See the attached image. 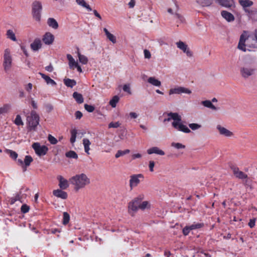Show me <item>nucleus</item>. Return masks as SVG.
Wrapping results in <instances>:
<instances>
[{"instance_id":"e2e57ef3","label":"nucleus","mask_w":257,"mask_h":257,"mask_svg":"<svg viewBox=\"0 0 257 257\" xmlns=\"http://www.w3.org/2000/svg\"><path fill=\"white\" fill-rule=\"evenodd\" d=\"M83 116L82 113L80 111H76L75 113L76 119H80Z\"/></svg>"},{"instance_id":"79ce46f5","label":"nucleus","mask_w":257,"mask_h":257,"mask_svg":"<svg viewBox=\"0 0 257 257\" xmlns=\"http://www.w3.org/2000/svg\"><path fill=\"white\" fill-rule=\"evenodd\" d=\"M11 108L9 104H5L3 106L0 107V114L7 113Z\"/></svg>"},{"instance_id":"4468645a","label":"nucleus","mask_w":257,"mask_h":257,"mask_svg":"<svg viewBox=\"0 0 257 257\" xmlns=\"http://www.w3.org/2000/svg\"><path fill=\"white\" fill-rule=\"evenodd\" d=\"M238 4L242 7L244 12L250 9L253 5V2L251 0H238Z\"/></svg>"},{"instance_id":"4c0bfd02","label":"nucleus","mask_w":257,"mask_h":257,"mask_svg":"<svg viewBox=\"0 0 257 257\" xmlns=\"http://www.w3.org/2000/svg\"><path fill=\"white\" fill-rule=\"evenodd\" d=\"M77 3L81 6L82 7L86 8L88 11H91L92 9L90 8L89 5H88L84 0H76Z\"/></svg>"},{"instance_id":"37998d69","label":"nucleus","mask_w":257,"mask_h":257,"mask_svg":"<svg viewBox=\"0 0 257 257\" xmlns=\"http://www.w3.org/2000/svg\"><path fill=\"white\" fill-rule=\"evenodd\" d=\"M139 207H140V209L144 210L145 209L150 208L151 204L149 201H143L141 203V204H140Z\"/></svg>"},{"instance_id":"e433bc0d","label":"nucleus","mask_w":257,"mask_h":257,"mask_svg":"<svg viewBox=\"0 0 257 257\" xmlns=\"http://www.w3.org/2000/svg\"><path fill=\"white\" fill-rule=\"evenodd\" d=\"M197 3L203 7H208L212 3V0H196Z\"/></svg>"},{"instance_id":"b1692460","label":"nucleus","mask_w":257,"mask_h":257,"mask_svg":"<svg viewBox=\"0 0 257 257\" xmlns=\"http://www.w3.org/2000/svg\"><path fill=\"white\" fill-rule=\"evenodd\" d=\"M33 161V159L31 156L27 155L25 156L24 161L23 172H25L27 170V168L30 165Z\"/></svg>"},{"instance_id":"4d7b16f0","label":"nucleus","mask_w":257,"mask_h":257,"mask_svg":"<svg viewBox=\"0 0 257 257\" xmlns=\"http://www.w3.org/2000/svg\"><path fill=\"white\" fill-rule=\"evenodd\" d=\"M30 207L26 204H23L21 208V211L23 213H26L29 212Z\"/></svg>"},{"instance_id":"6e6d98bb","label":"nucleus","mask_w":257,"mask_h":257,"mask_svg":"<svg viewBox=\"0 0 257 257\" xmlns=\"http://www.w3.org/2000/svg\"><path fill=\"white\" fill-rule=\"evenodd\" d=\"M84 108L89 112H92L94 110V107L93 105H89L87 104H84Z\"/></svg>"},{"instance_id":"ea45409f","label":"nucleus","mask_w":257,"mask_h":257,"mask_svg":"<svg viewBox=\"0 0 257 257\" xmlns=\"http://www.w3.org/2000/svg\"><path fill=\"white\" fill-rule=\"evenodd\" d=\"M65 156L67 158H73L77 159L78 158V155L73 151H69L66 153Z\"/></svg>"},{"instance_id":"0e129e2a","label":"nucleus","mask_w":257,"mask_h":257,"mask_svg":"<svg viewBox=\"0 0 257 257\" xmlns=\"http://www.w3.org/2000/svg\"><path fill=\"white\" fill-rule=\"evenodd\" d=\"M155 166V162L153 161H150L149 162V170L151 172L154 171V167Z\"/></svg>"},{"instance_id":"5fc2aeb1","label":"nucleus","mask_w":257,"mask_h":257,"mask_svg":"<svg viewBox=\"0 0 257 257\" xmlns=\"http://www.w3.org/2000/svg\"><path fill=\"white\" fill-rule=\"evenodd\" d=\"M48 141L52 145H55L57 143V140L51 135H49L48 137Z\"/></svg>"},{"instance_id":"0eeeda50","label":"nucleus","mask_w":257,"mask_h":257,"mask_svg":"<svg viewBox=\"0 0 257 257\" xmlns=\"http://www.w3.org/2000/svg\"><path fill=\"white\" fill-rule=\"evenodd\" d=\"M172 125L178 131L182 132L185 133H189L191 132L190 130L186 125L183 124L181 122V121H173Z\"/></svg>"},{"instance_id":"ddd939ff","label":"nucleus","mask_w":257,"mask_h":257,"mask_svg":"<svg viewBox=\"0 0 257 257\" xmlns=\"http://www.w3.org/2000/svg\"><path fill=\"white\" fill-rule=\"evenodd\" d=\"M176 45L177 47L185 53L187 56L189 57L192 56V52L189 50L188 46L185 43L180 41L176 43Z\"/></svg>"},{"instance_id":"a878e982","label":"nucleus","mask_w":257,"mask_h":257,"mask_svg":"<svg viewBox=\"0 0 257 257\" xmlns=\"http://www.w3.org/2000/svg\"><path fill=\"white\" fill-rule=\"evenodd\" d=\"M172 115V117H168L164 119V121H170L171 119H173V121H181V116L176 112H173V114H171Z\"/></svg>"},{"instance_id":"2f4dec72","label":"nucleus","mask_w":257,"mask_h":257,"mask_svg":"<svg viewBox=\"0 0 257 257\" xmlns=\"http://www.w3.org/2000/svg\"><path fill=\"white\" fill-rule=\"evenodd\" d=\"M47 24L49 27L54 29H57L58 28V24L54 18H49L47 20Z\"/></svg>"},{"instance_id":"9b49d317","label":"nucleus","mask_w":257,"mask_h":257,"mask_svg":"<svg viewBox=\"0 0 257 257\" xmlns=\"http://www.w3.org/2000/svg\"><path fill=\"white\" fill-rule=\"evenodd\" d=\"M181 93L190 94L191 93V91L187 88L179 86L170 89L169 92V95Z\"/></svg>"},{"instance_id":"9d476101","label":"nucleus","mask_w":257,"mask_h":257,"mask_svg":"<svg viewBox=\"0 0 257 257\" xmlns=\"http://www.w3.org/2000/svg\"><path fill=\"white\" fill-rule=\"evenodd\" d=\"M240 71L241 76L246 78L254 74L255 69L250 67H243L240 68Z\"/></svg>"},{"instance_id":"2eb2a0df","label":"nucleus","mask_w":257,"mask_h":257,"mask_svg":"<svg viewBox=\"0 0 257 257\" xmlns=\"http://www.w3.org/2000/svg\"><path fill=\"white\" fill-rule=\"evenodd\" d=\"M216 128L218 131L219 134L220 135L226 137H230L233 135L232 132H230L229 130L226 129V128L221 126L220 125H217L216 126Z\"/></svg>"},{"instance_id":"4be33fe9","label":"nucleus","mask_w":257,"mask_h":257,"mask_svg":"<svg viewBox=\"0 0 257 257\" xmlns=\"http://www.w3.org/2000/svg\"><path fill=\"white\" fill-rule=\"evenodd\" d=\"M147 153L149 155L156 154L161 156L165 155V152L157 147H152L147 150Z\"/></svg>"},{"instance_id":"39448f33","label":"nucleus","mask_w":257,"mask_h":257,"mask_svg":"<svg viewBox=\"0 0 257 257\" xmlns=\"http://www.w3.org/2000/svg\"><path fill=\"white\" fill-rule=\"evenodd\" d=\"M12 57L9 49L5 50L4 54L3 67L6 72L10 70L12 67Z\"/></svg>"},{"instance_id":"423d86ee","label":"nucleus","mask_w":257,"mask_h":257,"mask_svg":"<svg viewBox=\"0 0 257 257\" xmlns=\"http://www.w3.org/2000/svg\"><path fill=\"white\" fill-rule=\"evenodd\" d=\"M32 148L36 154L39 156L45 155L48 151V148L46 146H41L39 143H34L32 145Z\"/></svg>"},{"instance_id":"69168bd1","label":"nucleus","mask_w":257,"mask_h":257,"mask_svg":"<svg viewBox=\"0 0 257 257\" xmlns=\"http://www.w3.org/2000/svg\"><path fill=\"white\" fill-rule=\"evenodd\" d=\"M144 53L145 57L146 58L150 59L151 58V54L149 50L145 49L144 51Z\"/></svg>"},{"instance_id":"f03ea898","label":"nucleus","mask_w":257,"mask_h":257,"mask_svg":"<svg viewBox=\"0 0 257 257\" xmlns=\"http://www.w3.org/2000/svg\"><path fill=\"white\" fill-rule=\"evenodd\" d=\"M70 182L74 186L76 191L84 188L90 183V179L84 173L77 174L70 179Z\"/></svg>"},{"instance_id":"c756f323","label":"nucleus","mask_w":257,"mask_h":257,"mask_svg":"<svg viewBox=\"0 0 257 257\" xmlns=\"http://www.w3.org/2000/svg\"><path fill=\"white\" fill-rule=\"evenodd\" d=\"M73 97L78 104L82 103L84 101L82 95L77 92H74L73 93Z\"/></svg>"},{"instance_id":"6ab92c4d","label":"nucleus","mask_w":257,"mask_h":257,"mask_svg":"<svg viewBox=\"0 0 257 257\" xmlns=\"http://www.w3.org/2000/svg\"><path fill=\"white\" fill-rule=\"evenodd\" d=\"M54 40V36L50 33H46L43 36L42 40L46 45H50L53 43Z\"/></svg>"},{"instance_id":"20e7f679","label":"nucleus","mask_w":257,"mask_h":257,"mask_svg":"<svg viewBox=\"0 0 257 257\" xmlns=\"http://www.w3.org/2000/svg\"><path fill=\"white\" fill-rule=\"evenodd\" d=\"M29 127L30 130H35L39 123L40 117L35 110L31 112L30 115L27 117Z\"/></svg>"},{"instance_id":"6e6552de","label":"nucleus","mask_w":257,"mask_h":257,"mask_svg":"<svg viewBox=\"0 0 257 257\" xmlns=\"http://www.w3.org/2000/svg\"><path fill=\"white\" fill-rule=\"evenodd\" d=\"M244 13L248 21L251 22H257V8H251Z\"/></svg>"},{"instance_id":"cd10ccee","label":"nucleus","mask_w":257,"mask_h":257,"mask_svg":"<svg viewBox=\"0 0 257 257\" xmlns=\"http://www.w3.org/2000/svg\"><path fill=\"white\" fill-rule=\"evenodd\" d=\"M67 58L69 61V66L70 68L74 69V67L77 65L78 63L75 61L74 59L70 54L67 55Z\"/></svg>"},{"instance_id":"c03bdc74","label":"nucleus","mask_w":257,"mask_h":257,"mask_svg":"<svg viewBox=\"0 0 257 257\" xmlns=\"http://www.w3.org/2000/svg\"><path fill=\"white\" fill-rule=\"evenodd\" d=\"M69 220H70L69 214L67 212H64L63 213V221H62L63 224L64 225L67 224L69 223Z\"/></svg>"},{"instance_id":"774afa93","label":"nucleus","mask_w":257,"mask_h":257,"mask_svg":"<svg viewBox=\"0 0 257 257\" xmlns=\"http://www.w3.org/2000/svg\"><path fill=\"white\" fill-rule=\"evenodd\" d=\"M32 87H33V85L31 83H29L25 87V89L26 90L28 91V92H30L32 89Z\"/></svg>"},{"instance_id":"09e8293b","label":"nucleus","mask_w":257,"mask_h":257,"mask_svg":"<svg viewBox=\"0 0 257 257\" xmlns=\"http://www.w3.org/2000/svg\"><path fill=\"white\" fill-rule=\"evenodd\" d=\"M174 17L177 19L176 22L177 23H182L185 21L184 17L178 13H175Z\"/></svg>"},{"instance_id":"a18cd8bd","label":"nucleus","mask_w":257,"mask_h":257,"mask_svg":"<svg viewBox=\"0 0 257 257\" xmlns=\"http://www.w3.org/2000/svg\"><path fill=\"white\" fill-rule=\"evenodd\" d=\"M144 199V195L140 194L137 197L135 198L133 200H136L137 206L140 208V205L141 204L142 200Z\"/></svg>"},{"instance_id":"393cba45","label":"nucleus","mask_w":257,"mask_h":257,"mask_svg":"<svg viewBox=\"0 0 257 257\" xmlns=\"http://www.w3.org/2000/svg\"><path fill=\"white\" fill-rule=\"evenodd\" d=\"M82 143L84 146V151L87 154L89 155V151L90 150V145H91V143L90 141L86 138H84L82 140Z\"/></svg>"},{"instance_id":"473e14b6","label":"nucleus","mask_w":257,"mask_h":257,"mask_svg":"<svg viewBox=\"0 0 257 257\" xmlns=\"http://www.w3.org/2000/svg\"><path fill=\"white\" fill-rule=\"evenodd\" d=\"M148 82L155 86H160L161 85V81L154 77H149L148 79Z\"/></svg>"},{"instance_id":"49530a36","label":"nucleus","mask_w":257,"mask_h":257,"mask_svg":"<svg viewBox=\"0 0 257 257\" xmlns=\"http://www.w3.org/2000/svg\"><path fill=\"white\" fill-rule=\"evenodd\" d=\"M130 151L128 149H126L124 151L119 150L117 151V152L115 154V157L116 158H118L120 157V156H122L125 154H128L130 153Z\"/></svg>"},{"instance_id":"de8ad7c7","label":"nucleus","mask_w":257,"mask_h":257,"mask_svg":"<svg viewBox=\"0 0 257 257\" xmlns=\"http://www.w3.org/2000/svg\"><path fill=\"white\" fill-rule=\"evenodd\" d=\"M18 200L20 201L21 202H23L22 200V197L19 194H17L14 197H12L11 198L10 203L11 204H13Z\"/></svg>"},{"instance_id":"f8f14e48","label":"nucleus","mask_w":257,"mask_h":257,"mask_svg":"<svg viewBox=\"0 0 257 257\" xmlns=\"http://www.w3.org/2000/svg\"><path fill=\"white\" fill-rule=\"evenodd\" d=\"M140 209L137 206L136 200H132L128 204V213L132 216H134L137 211Z\"/></svg>"},{"instance_id":"aec40b11","label":"nucleus","mask_w":257,"mask_h":257,"mask_svg":"<svg viewBox=\"0 0 257 257\" xmlns=\"http://www.w3.org/2000/svg\"><path fill=\"white\" fill-rule=\"evenodd\" d=\"M232 171L234 176L240 179H244L247 178V175L242 171L239 170L238 168L234 167L232 168Z\"/></svg>"},{"instance_id":"680f3d73","label":"nucleus","mask_w":257,"mask_h":257,"mask_svg":"<svg viewBox=\"0 0 257 257\" xmlns=\"http://www.w3.org/2000/svg\"><path fill=\"white\" fill-rule=\"evenodd\" d=\"M123 90L125 92H127L129 94H131V91L130 87L127 84H124L123 86Z\"/></svg>"},{"instance_id":"a19ab883","label":"nucleus","mask_w":257,"mask_h":257,"mask_svg":"<svg viewBox=\"0 0 257 257\" xmlns=\"http://www.w3.org/2000/svg\"><path fill=\"white\" fill-rule=\"evenodd\" d=\"M119 101V97L117 95L114 96L109 101V104L112 107H115L116 105V103Z\"/></svg>"},{"instance_id":"5701e85b","label":"nucleus","mask_w":257,"mask_h":257,"mask_svg":"<svg viewBox=\"0 0 257 257\" xmlns=\"http://www.w3.org/2000/svg\"><path fill=\"white\" fill-rule=\"evenodd\" d=\"M42 47L41 41L40 39H36L31 44V48L34 51H36Z\"/></svg>"},{"instance_id":"052dcab7","label":"nucleus","mask_w":257,"mask_h":257,"mask_svg":"<svg viewBox=\"0 0 257 257\" xmlns=\"http://www.w3.org/2000/svg\"><path fill=\"white\" fill-rule=\"evenodd\" d=\"M191 228V227L190 226H186L183 229V230H182V232H183V234L186 236L187 235L189 234L190 230H192V229H190Z\"/></svg>"},{"instance_id":"f3484780","label":"nucleus","mask_w":257,"mask_h":257,"mask_svg":"<svg viewBox=\"0 0 257 257\" xmlns=\"http://www.w3.org/2000/svg\"><path fill=\"white\" fill-rule=\"evenodd\" d=\"M221 16L227 22H232L234 21V16L230 12L223 10L221 12Z\"/></svg>"},{"instance_id":"bf43d9fd","label":"nucleus","mask_w":257,"mask_h":257,"mask_svg":"<svg viewBox=\"0 0 257 257\" xmlns=\"http://www.w3.org/2000/svg\"><path fill=\"white\" fill-rule=\"evenodd\" d=\"M189 126L192 130H196L200 128L201 127V125L195 123H190L189 124Z\"/></svg>"},{"instance_id":"72a5a7b5","label":"nucleus","mask_w":257,"mask_h":257,"mask_svg":"<svg viewBox=\"0 0 257 257\" xmlns=\"http://www.w3.org/2000/svg\"><path fill=\"white\" fill-rule=\"evenodd\" d=\"M6 36L8 39H9L14 42L17 41V38L16 37L15 34L12 30L10 29L7 30Z\"/></svg>"},{"instance_id":"a211bd4d","label":"nucleus","mask_w":257,"mask_h":257,"mask_svg":"<svg viewBox=\"0 0 257 257\" xmlns=\"http://www.w3.org/2000/svg\"><path fill=\"white\" fill-rule=\"evenodd\" d=\"M218 3L222 7L226 8H235L233 0H216Z\"/></svg>"},{"instance_id":"603ef678","label":"nucleus","mask_w":257,"mask_h":257,"mask_svg":"<svg viewBox=\"0 0 257 257\" xmlns=\"http://www.w3.org/2000/svg\"><path fill=\"white\" fill-rule=\"evenodd\" d=\"M7 152L10 155V156L12 159L16 160L18 157V154L16 152L11 150H7Z\"/></svg>"},{"instance_id":"c9c22d12","label":"nucleus","mask_w":257,"mask_h":257,"mask_svg":"<svg viewBox=\"0 0 257 257\" xmlns=\"http://www.w3.org/2000/svg\"><path fill=\"white\" fill-rule=\"evenodd\" d=\"M79 62L82 64H86L88 62V58L84 55H82L79 51L77 53Z\"/></svg>"},{"instance_id":"c85d7f7f","label":"nucleus","mask_w":257,"mask_h":257,"mask_svg":"<svg viewBox=\"0 0 257 257\" xmlns=\"http://www.w3.org/2000/svg\"><path fill=\"white\" fill-rule=\"evenodd\" d=\"M103 31L104 32L107 38L109 39V41L113 44L116 42L115 37L112 34L110 33L106 28H104Z\"/></svg>"},{"instance_id":"412c9836","label":"nucleus","mask_w":257,"mask_h":257,"mask_svg":"<svg viewBox=\"0 0 257 257\" xmlns=\"http://www.w3.org/2000/svg\"><path fill=\"white\" fill-rule=\"evenodd\" d=\"M53 194L54 196L63 199H66L68 197L67 193L61 189L53 190Z\"/></svg>"},{"instance_id":"864d4df0","label":"nucleus","mask_w":257,"mask_h":257,"mask_svg":"<svg viewBox=\"0 0 257 257\" xmlns=\"http://www.w3.org/2000/svg\"><path fill=\"white\" fill-rule=\"evenodd\" d=\"M171 146L174 147L177 149L185 148V145L179 143H172L171 144Z\"/></svg>"},{"instance_id":"f257e3e1","label":"nucleus","mask_w":257,"mask_h":257,"mask_svg":"<svg viewBox=\"0 0 257 257\" xmlns=\"http://www.w3.org/2000/svg\"><path fill=\"white\" fill-rule=\"evenodd\" d=\"M247 40V46L250 48H255L257 47V30H255L252 35H247L246 32H244L240 36L237 48L243 51H246L245 41Z\"/></svg>"},{"instance_id":"bb28decb","label":"nucleus","mask_w":257,"mask_h":257,"mask_svg":"<svg viewBox=\"0 0 257 257\" xmlns=\"http://www.w3.org/2000/svg\"><path fill=\"white\" fill-rule=\"evenodd\" d=\"M39 74L41 76L42 78L45 80L48 84H50L53 86L56 85L55 81L52 79L49 76L41 72L39 73Z\"/></svg>"},{"instance_id":"3c124183","label":"nucleus","mask_w":257,"mask_h":257,"mask_svg":"<svg viewBox=\"0 0 257 257\" xmlns=\"http://www.w3.org/2000/svg\"><path fill=\"white\" fill-rule=\"evenodd\" d=\"M14 122L17 125H23L24 124L21 117L19 114L16 116Z\"/></svg>"},{"instance_id":"dca6fc26","label":"nucleus","mask_w":257,"mask_h":257,"mask_svg":"<svg viewBox=\"0 0 257 257\" xmlns=\"http://www.w3.org/2000/svg\"><path fill=\"white\" fill-rule=\"evenodd\" d=\"M57 180L59 181V186L62 190H65L69 187L68 181L63 176L59 175L57 176Z\"/></svg>"},{"instance_id":"1a4fd4ad","label":"nucleus","mask_w":257,"mask_h":257,"mask_svg":"<svg viewBox=\"0 0 257 257\" xmlns=\"http://www.w3.org/2000/svg\"><path fill=\"white\" fill-rule=\"evenodd\" d=\"M144 176L141 174L133 175L130 177V187L131 189L137 186L140 183V178H143Z\"/></svg>"},{"instance_id":"58836bf2","label":"nucleus","mask_w":257,"mask_h":257,"mask_svg":"<svg viewBox=\"0 0 257 257\" xmlns=\"http://www.w3.org/2000/svg\"><path fill=\"white\" fill-rule=\"evenodd\" d=\"M71 138L70 139V143L73 144L76 141L77 131L76 129H72L70 131Z\"/></svg>"},{"instance_id":"338daca9","label":"nucleus","mask_w":257,"mask_h":257,"mask_svg":"<svg viewBox=\"0 0 257 257\" xmlns=\"http://www.w3.org/2000/svg\"><path fill=\"white\" fill-rule=\"evenodd\" d=\"M255 219L254 218L250 219L249 222H248V226L250 228H253L255 226Z\"/></svg>"},{"instance_id":"13d9d810","label":"nucleus","mask_w":257,"mask_h":257,"mask_svg":"<svg viewBox=\"0 0 257 257\" xmlns=\"http://www.w3.org/2000/svg\"><path fill=\"white\" fill-rule=\"evenodd\" d=\"M120 123L118 122H111L108 124L109 128H117L120 126Z\"/></svg>"},{"instance_id":"f704fd0d","label":"nucleus","mask_w":257,"mask_h":257,"mask_svg":"<svg viewBox=\"0 0 257 257\" xmlns=\"http://www.w3.org/2000/svg\"><path fill=\"white\" fill-rule=\"evenodd\" d=\"M64 83L66 86L70 88H72L76 84L75 80L69 78L64 79Z\"/></svg>"},{"instance_id":"8fccbe9b","label":"nucleus","mask_w":257,"mask_h":257,"mask_svg":"<svg viewBox=\"0 0 257 257\" xmlns=\"http://www.w3.org/2000/svg\"><path fill=\"white\" fill-rule=\"evenodd\" d=\"M204 226V224L203 223H194L192 224L191 225H190L191 228L192 230L198 229L203 227Z\"/></svg>"},{"instance_id":"7ed1b4c3","label":"nucleus","mask_w":257,"mask_h":257,"mask_svg":"<svg viewBox=\"0 0 257 257\" xmlns=\"http://www.w3.org/2000/svg\"><path fill=\"white\" fill-rule=\"evenodd\" d=\"M42 5L41 2L35 1L32 4V15L33 19L37 22H40L41 19Z\"/></svg>"},{"instance_id":"7c9ffc66","label":"nucleus","mask_w":257,"mask_h":257,"mask_svg":"<svg viewBox=\"0 0 257 257\" xmlns=\"http://www.w3.org/2000/svg\"><path fill=\"white\" fill-rule=\"evenodd\" d=\"M201 104L204 106L205 107H206L207 108H209L212 110H216L218 109V108L215 106L211 102V101L210 100H204V101H202L201 102Z\"/></svg>"}]
</instances>
